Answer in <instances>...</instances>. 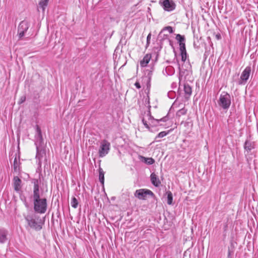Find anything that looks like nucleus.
Instances as JSON below:
<instances>
[{"mask_svg":"<svg viewBox=\"0 0 258 258\" xmlns=\"http://www.w3.org/2000/svg\"><path fill=\"white\" fill-rule=\"evenodd\" d=\"M34 209L35 212L43 214L47 209V203L45 198H40L39 193V186L34 184L33 191Z\"/></svg>","mask_w":258,"mask_h":258,"instance_id":"f257e3e1","label":"nucleus"},{"mask_svg":"<svg viewBox=\"0 0 258 258\" xmlns=\"http://www.w3.org/2000/svg\"><path fill=\"white\" fill-rule=\"evenodd\" d=\"M231 103V96L226 92H223L220 94L218 100V105L223 109H228Z\"/></svg>","mask_w":258,"mask_h":258,"instance_id":"f03ea898","label":"nucleus"},{"mask_svg":"<svg viewBox=\"0 0 258 258\" xmlns=\"http://www.w3.org/2000/svg\"><path fill=\"white\" fill-rule=\"evenodd\" d=\"M135 196L139 200H145L148 196H154L153 192L148 189L142 188L136 190L134 194Z\"/></svg>","mask_w":258,"mask_h":258,"instance_id":"7ed1b4c3","label":"nucleus"},{"mask_svg":"<svg viewBox=\"0 0 258 258\" xmlns=\"http://www.w3.org/2000/svg\"><path fill=\"white\" fill-rule=\"evenodd\" d=\"M163 9L168 12L173 11L176 8V4L173 0H163L162 2L160 1Z\"/></svg>","mask_w":258,"mask_h":258,"instance_id":"20e7f679","label":"nucleus"},{"mask_svg":"<svg viewBox=\"0 0 258 258\" xmlns=\"http://www.w3.org/2000/svg\"><path fill=\"white\" fill-rule=\"evenodd\" d=\"M110 144L108 141L106 140L102 141L99 150V154L100 157H103L108 154L110 150Z\"/></svg>","mask_w":258,"mask_h":258,"instance_id":"39448f33","label":"nucleus"},{"mask_svg":"<svg viewBox=\"0 0 258 258\" xmlns=\"http://www.w3.org/2000/svg\"><path fill=\"white\" fill-rule=\"evenodd\" d=\"M250 73L251 67L249 66L246 67L241 74L238 82L239 85L245 84L246 83L249 78Z\"/></svg>","mask_w":258,"mask_h":258,"instance_id":"423d86ee","label":"nucleus"},{"mask_svg":"<svg viewBox=\"0 0 258 258\" xmlns=\"http://www.w3.org/2000/svg\"><path fill=\"white\" fill-rule=\"evenodd\" d=\"M25 219L31 228L37 230H39L41 229L40 225L36 221L32 216L28 215L25 217Z\"/></svg>","mask_w":258,"mask_h":258,"instance_id":"0eeeda50","label":"nucleus"},{"mask_svg":"<svg viewBox=\"0 0 258 258\" xmlns=\"http://www.w3.org/2000/svg\"><path fill=\"white\" fill-rule=\"evenodd\" d=\"M29 28V23L27 21H22L18 27V33L19 37L21 38L24 36L25 33L27 31Z\"/></svg>","mask_w":258,"mask_h":258,"instance_id":"6e6552de","label":"nucleus"},{"mask_svg":"<svg viewBox=\"0 0 258 258\" xmlns=\"http://www.w3.org/2000/svg\"><path fill=\"white\" fill-rule=\"evenodd\" d=\"M147 117H148V120H149V124L150 125H152V126H154V125L156 126V125H161L162 124L160 123L161 122H162V121L165 122L168 119V118L166 116L164 117L161 118L160 119H155L152 118L150 115H148Z\"/></svg>","mask_w":258,"mask_h":258,"instance_id":"1a4fd4ad","label":"nucleus"},{"mask_svg":"<svg viewBox=\"0 0 258 258\" xmlns=\"http://www.w3.org/2000/svg\"><path fill=\"white\" fill-rule=\"evenodd\" d=\"M14 187L15 191L19 192L21 188V180L17 176L14 178Z\"/></svg>","mask_w":258,"mask_h":258,"instance_id":"9d476101","label":"nucleus"},{"mask_svg":"<svg viewBox=\"0 0 258 258\" xmlns=\"http://www.w3.org/2000/svg\"><path fill=\"white\" fill-rule=\"evenodd\" d=\"M151 180L152 183L156 187L159 186L161 183V182L157 175L154 173H152L151 174Z\"/></svg>","mask_w":258,"mask_h":258,"instance_id":"9b49d317","label":"nucleus"},{"mask_svg":"<svg viewBox=\"0 0 258 258\" xmlns=\"http://www.w3.org/2000/svg\"><path fill=\"white\" fill-rule=\"evenodd\" d=\"M181 125H183L185 132H188L192 128V122L191 121H182Z\"/></svg>","mask_w":258,"mask_h":258,"instance_id":"f8f14e48","label":"nucleus"},{"mask_svg":"<svg viewBox=\"0 0 258 258\" xmlns=\"http://www.w3.org/2000/svg\"><path fill=\"white\" fill-rule=\"evenodd\" d=\"M151 58V55L150 54H147L140 61V65L142 67H145L147 66Z\"/></svg>","mask_w":258,"mask_h":258,"instance_id":"ddd939ff","label":"nucleus"},{"mask_svg":"<svg viewBox=\"0 0 258 258\" xmlns=\"http://www.w3.org/2000/svg\"><path fill=\"white\" fill-rule=\"evenodd\" d=\"M7 240V232L4 229H0V243H4Z\"/></svg>","mask_w":258,"mask_h":258,"instance_id":"4468645a","label":"nucleus"},{"mask_svg":"<svg viewBox=\"0 0 258 258\" xmlns=\"http://www.w3.org/2000/svg\"><path fill=\"white\" fill-rule=\"evenodd\" d=\"M140 160L148 165H152L155 162L154 159L152 158H147L142 156L139 157Z\"/></svg>","mask_w":258,"mask_h":258,"instance_id":"2eb2a0df","label":"nucleus"},{"mask_svg":"<svg viewBox=\"0 0 258 258\" xmlns=\"http://www.w3.org/2000/svg\"><path fill=\"white\" fill-rule=\"evenodd\" d=\"M36 132H37V135L36 136V144H37L38 143H39V144H41V143L42 142V136L41 135V130L38 126L37 127Z\"/></svg>","mask_w":258,"mask_h":258,"instance_id":"dca6fc26","label":"nucleus"},{"mask_svg":"<svg viewBox=\"0 0 258 258\" xmlns=\"http://www.w3.org/2000/svg\"><path fill=\"white\" fill-rule=\"evenodd\" d=\"M184 92L185 93V96L186 98H188L191 94V88L188 84H185L184 85Z\"/></svg>","mask_w":258,"mask_h":258,"instance_id":"f3484780","label":"nucleus"},{"mask_svg":"<svg viewBox=\"0 0 258 258\" xmlns=\"http://www.w3.org/2000/svg\"><path fill=\"white\" fill-rule=\"evenodd\" d=\"M49 1V0H41L39 3V6L42 10L43 12L45 11Z\"/></svg>","mask_w":258,"mask_h":258,"instance_id":"a211bd4d","label":"nucleus"},{"mask_svg":"<svg viewBox=\"0 0 258 258\" xmlns=\"http://www.w3.org/2000/svg\"><path fill=\"white\" fill-rule=\"evenodd\" d=\"M165 195L167 196V204L169 205H172L173 201V196L172 192L170 191H168L166 192Z\"/></svg>","mask_w":258,"mask_h":258,"instance_id":"6ab92c4d","label":"nucleus"},{"mask_svg":"<svg viewBox=\"0 0 258 258\" xmlns=\"http://www.w3.org/2000/svg\"><path fill=\"white\" fill-rule=\"evenodd\" d=\"M244 148L246 150L250 151L252 149L254 148V146L251 142L249 141H246L245 143Z\"/></svg>","mask_w":258,"mask_h":258,"instance_id":"aec40b11","label":"nucleus"},{"mask_svg":"<svg viewBox=\"0 0 258 258\" xmlns=\"http://www.w3.org/2000/svg\"><path fill=\"white\" fill-rule=\"evenodd\" d=\"M19 162L16 158H15L14 161V170L15 172L19 171Z\"/></svg>","mask_w":258,"mask_h":258,"instance_id":"412c9836","label":"nucleus"},{"mask_svg":"<svg viewBox=\"0 0 258 258\" xmlns=\"http://www.w3.org/2000/svg\"><path fill=\"white\" fill-rule=\"evenodd\" d=\"M99 180H100V182L102 184H103L104 180V173L102 169L100 168H99Z\"/></svg>","mask_w":258,"mask_h":258,"instance_id":"4be33fe9","label":"nucleus"},{"mask_svg":"<svg viewBox=\"0 0 258 258\" xmlns=\"http://www.w3.org/2000/svg\"><path fill=\"white\" fill-rule=\"evenodd\" d=\"M187 112V110L185 109L184 108H183L180 110H179L177 113H176V115L178 117H180L181 116V115H184L186 114Z\"/></svg>","mask_w":258,"mask_h":258,"instance_id":"5701e85b","label":"nucleus"},{"mask_svg":"<svg viewBox=\"0 0 258 258\" xmlns=\"http://www.w3.org/2000/svg\"><path fill=\"white\" fill-rule=\"evenodd\" d=\"M176 39L178 41L179 43L183 42L185 40L184 36L180 34L176 35Z\"/></svg>","mask_w":258,"mask_h":258,"instance_id":"b1692460","label":"nucleus"},{"mask_svg":"<svg viewBox=\"0 0 258 258\" xmlns=\"http://www.w3.org/2000/svg\"><path fill=\"white\" fill-rule=\"evenodd\" d=\"M168 134V132H161L158 134V135L156 137L155 140H157L158 138H162L166 136Z\"/></svg>","mask_w":258,"mask_h":258,"instance_id":"393cba45","label":"nucleus"},{"mask_svg":"<svg viewBox=\"0 0 258 258\" xmlns=\"http://www.w3.org/2000/svg\"><path fill=\"white\" fill-rule=\"evenodd\" d=\"M78 203L76 198L75 197L73 198L71 201L72 206L74 208H76L78 206Z\"/></svg>","mask_w":258,"mask_h":258,"instance_id":"a878e982","label":"nucleus"},{"mask_svg":"<svg viewBox=\"0 0 258 258\" xmlns=\"http://www.w3.org/2000/svg\"><path fill=\"white\" fill-rule=\"evenodd\" d=\"M142 122H143V123L144 124V125H145V126L148 128V129H150V124H149V120H148V121H147L146 119L145 118H143V119H142Z\"/></svg>","mask_w":258,"mask_h":258,"instance_id":"bb28decb","label":"nucleus"},{"mask_svg":"<svg viewBox=\"0 0 258 258\" xmlns=\"http://www.w3.org/2000/svg\"><path fill=\"white\" fill-rule=\"evenodd\" d=\"M179 46L180 52L186 51L185 43L184 42L179 43Z\"/></svg>","mask_w":258,"mask_h":258,"instance_id":"cd10ccee","label":"nucleus"},{"mask_svg":"<svg viewBox=\"0 0 258 258\" xmlns=\"http://www.w3.org/2000/svg\"><path fill=\"white\" fill-rule=\"evenodd\" d=\"M165 30L168 31L170 33H172L173 32L172 28L170 26H167L164 27L162 30V32Z\"/></svg>","mask_w":258,"mask_h":258,"instance_id":"c85d7f7f","label":"nucleus"},{"mask_svg":"<svg viewBox=\"0 0 258 258\" xmlns=\"http://www.w3.org/2000/svg\"><path fill=\"white\" fill-rule=\"evenodd\" d=\"M181 59L183 61H184L186 58V51L181 52Z\"/></svg>","mask_w":258,"mask_h":258,"instance_id":"c756f323","label":"nucleus"},{"mask_svg":"<svg viewBox=\"0 0 258 258\" xmlns=\"http://www.w3.org/2000/svg\"><path fill=\"white\" fill-rule=\"evenodd\" d=\"M166 71L169 72L170 74H172L174 73V69L172 67L169 66L166 68Z\"/></svg>","mask_w":258,"mask_h":258,"instance_id":"7c9ffc66","label":"nucleus"},{"mask_svg":"<svg viewBox=\"0 0 258 258\" xmlns=\"http://www.w3.org/2000/svg\"><path fill=\"white\" fill-rule=\"evenodd\" d=\"M151 37V34L149 33L147 37V46L149 45V44L150 43V40Z\"/></svg>","mask_w":258,"mask_h":258,"instance_id":"2f4dec72","label":"nucleus"},{"mask_svg":"<svg viewBox=\"0 0 258 258\" xmlns=\"http://www.w3.org/2000/svg\"><path fill=\"white\" fill-rule=\"evenodd\" d=\"M26 98L24 96L21 97L19 101V103L21 104L25 101Z\"/></svg>","mask_w":258,"mask_h":258,"instance_id":"473e14b6","label":"nucleus"},{"mask_svg":"<svg viewBox=\"0 0 258 258\" xmlns=\"http://www.w3.org/2000/svg\"><path fill=\"white\" fill-rule=\"evenodd\" d=\"M148 93H149V91L148 92ZM145 102L146 104H148V105H149L150 104V98L148 94H147V97L145 100Z\"/></svg>","mask_w":258,"mask_h":258,"instance_id":"72a5a7b5","label":"nucleus"},{"mask_svg":"<svg viewBox=\"0 0 258 258\" xmlns=\"http://www.w3.org/2000/svg\"><path fill=\"white\" fill-rule=\"evenodd\" d=\"M135 86L138 88V89H140L141 88V86L139 83V82H136L135 84Z\"/></svg>","mask_w":258,"mask_h":258,"instance_id":"f704fd0d","label":"nucleus"},{"mask_svg":"<svg viewBox=\"0 0 258 258\" xmlns=\"http://www.w3.org/2000/svg\"><path fill=\"white\" fill-rule=\"evenodd\" d=\"M146 79H147V81L148 82H150L149 79H147V78H146ZM149 87H150V84H149V82H148V84H147V88H149Z\"/></svg>","mask_w":258,"mask_h":258,"instance_id":"c9c22d12","label":"nucleus"}]
</instances>
